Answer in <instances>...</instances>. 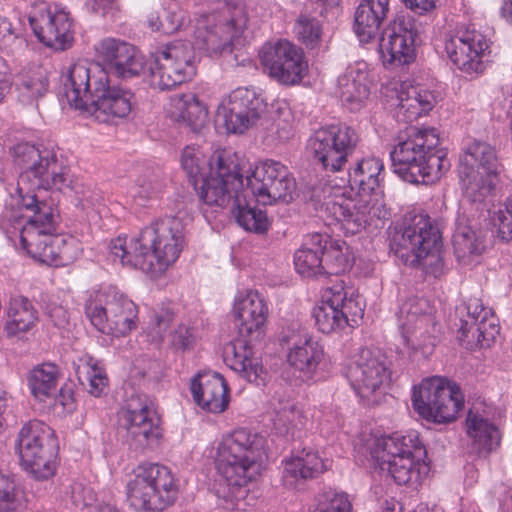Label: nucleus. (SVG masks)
Returning <instances> with one entry per match:
<instances>
[{
  "instance_id": "nucleus-40",
  "label": "nucleus",
  "mask_w": 512,
  "mask_h": 512,
  "mask_svg": "<svg viewBox=\"0 0 512 512\" xmlns=\"http://www.w3.org/2000/svg\"><path fill=\"white\" fill-rule=\"evenodd\" d=\"M338 83L341 89V99L351 105V110L358 109L370 94L367 73L360 69L349 68L344 75L339 77Z\"/></svg>"
},
{
  "instance_id": "nucleus-21",
  "label": "nucleus",
  "mask_w": 512,
  "mask_h": 512,
  "mask_svg": "<svg viewBox=\"0 0 512 512\" xmlns=\"http://www.w3.org/2000/svg\"><path fill=\"white\" fill-rule=\"evenodd\" d=\"M279 342L289 350L288 363L299 373L298 377L302 381L311 380L324 357L322 345L297 322L282 329Z\"/></svg>"
},
{
  "instance_id": "nucleus-26",
  "label": "nucleus",
  "mask_w": 512,
  "mask_h": 512,
  "mask_svg": "<svg viewBox=\"0 0 512 512\" xmlns=\"http://www.w3.org/2000/svg\"><path fill=\"white\" fill-rule=\"evenodd\" d=\"M390 362L378 349L362 348L348 369V378L362 395L379 390L391 376Z\"/></svg>"
},
{
  "instance_id": "nucleus-3",
  "label": "nucleus",
  "mask_w": 512,
  "mask_h": 512,
  "mask_svg": "<svg viewBox=\"0 0 512 512\" xmlns=\"http://www.w3.org/2000/svg\"><path fill=\"white\" fill-rule=\"evenodd\" d=\"M64 95L68 103L95 115L123 118L132 108V94L109 85V76L98 64L77 62L73 64L64 82Z\"/></svg>"
},
{
  "instance_id": "nucleus-29",
  "label": "nucleus",
  "mask_w": 512,
  "mask_h": 512,
  "mask_svg": "<svg viewBox=\"0 0 512 512\" xmlns=\"http://www.w3.org/2000/svg\"><path fill=\"white\" fill-rule=\"evenodd\" d=\"M98 57L118 77L131 78L144 68L143 58L132 44L116 38L103 39L96 49Z\"/></svg>"
},
{
  "instance_id": "nucleus-41",
  "label": "nucleus",
  "mask_w": 512,
  "mask_h": 512,
  "mask_svg": "<svg viewBox=\"0 0 512 512\" xmlns=\"http://www.w3.org/2000/svg\"><path fill=\"white\" fill-rule=\"evenodd\" d=\"M7 315L5 330L8 336L30 330L37 321V311L27 298L21 296L11 299Z\"/></svg>"
},
{
  "instance_id": "nucleus-11",
  "label": "nucleus",
  "mask_w": 512,
  "mask_h": 512,
  "mask_svg": "<svg viewBox=\"0 0 512 512\" xmlns=\"http://www.w3.org/2000/svg\"><path fill=\"white\" fill-rule=\"evenodd\" d=\"M137 307L127 296L116 291L96 293L85 304V314L101 333L122 337L136 329Z\"/></svg>"
},
{
  "instance_id": "nucleus-2",
  "label": "nucleus",
  "mask_w": 512,
  "mask_h": 512,
  "mask_svg": "<svg viewBox=\"0 0 512 512\" xmlns=\"http://www.w3.org/2000/svg\"><path fill=\"white\" fill-rule=\"evenodd\" d=\"M183 227L180 219L166 217L143 228L127 245L126 238L111 241L112 255L123 266L139 269L152 276L162 274L180 255Z\"/></svg>"
},
{
  "instance_id": "nucleus-44",
  "label": "nucleus",
  "mask_w": 512,
  "mask_h": 512,
  "mask_svg": "<svg viewBox=\"0 0 512 512\" xmlns=\"http://www.w3.org/2000/svg\"><path fill=\"white\" fill-rule=\"evenodd\" d=\"M232 213L237 223L247 231L264 234L270 227L266 212L247 205L243 194L235 197Z\"/></svg>"
},
{
  "instance_id": "nucleus-31",
  "label": "nucleus",
  "mask_w": 512,
  "mask_h": 512,
  "mask_svg": "<svg viewBox=\"0 0 512 512\" xmlns=\"http://www.w3.org/2000/svg\"><path fill=\"white\" fill-rule=\"evenodd\" d=\"M195 402L204 410L221 413L229 404V388L219 373L198 374L191 384Z\"/></svg>"
},
{
  "instance_id": "nucleus-42",
  "label": "nucleus",
  "mask_w": 512,
  "mask_h": 512,
  "mask_svg": "<svg viewBox=\"0 0 512 512\" xmlns=\"http://www.w3.org/2000/svg\"><path fill=\"white\" fill-rule=\"evenodd\" d=\"M58 368L54 364H42L29 374L28 385L34 398L46 402L58 391Z\"/></svg>"
},
{
  "instance_id": "nucleus-25",
  "label": "nucleus",
  "mask_w": 512,
  "mask_h": 512,
  "mask_svg": "<svg viewBox=\"0 0 512 512\" xmlns=\"http://www.w3.org/2000/svg\"><path fill=\"white\" fill-rule=\"evenodd\" d=\"M418 31L413 18L400 16L382 32L379 52L384 64L405 65L414 61Z\"/></svg>"
},
{
  "instance_id": "nucleus-23",
  "label": "nucleus",
  "mask_w": 512,
  "mask_h": 512,
  "mask_svg": "<svg viewBox=\"0 0 512 512\" xmlns=\"http://www.w3.org/2000/svg\"><path fill=\"white\" fill-rule=\"evenodd\" d=\"M466 310L467 317L458 330L461 345L469 350L489 348L500 333L499 319L478 298H470Z\"/></svg>"
},
{
  "instance_id": "nucleus-56",
  "label": "nucleus",
  "mask_w": 512,
  "mask_h": 512,
  "mask_svg": "<svg viewBox=\"0 0 512 512\" xmlns=\"http://www.w3.org/2000/svg\"><path fill=\"white\" fill-rule=\"evenodd\" d=\"M183 13L170 9L161 8V21L159 31L163 34H173L183 25Z\"/></svg>"
},
{
  "instance_id": "nucleus-16",
  "label": "nucleus",
  "mask_w": 512,
  "mask_h": 512,
  "mask_svg": "<svg viewBox=\"0 0 512 512\" xmlns=\"http://www.w3.org/2000/svg\"><path fill=\"white\" fill-rule=\"evenodd\" d=\"M199 196L210 206L225 207L235 197L242 195L243 175L234 156L225 153L215 156V165H211L209 175L201 180Z\"/></svg>"
},
{
  "instance_id": "nucleus-28",
  "label": "nucleus",
  "mask_w": 512,
  "mask_h": 512,
  "mask_svg": "<svg viewBox=\"0 0 512 512\" xmlns=\"http://www.w3.org/2000/svg\"><path fill=\"white\" fill-rule=\"evenodd\" d=\"M412 306L409 302L401 309V313H406V320L401 324L403 337L412 349L429 355L439 341L440 326L434 316L419 314Z\"/></svg>"
},
{
  "instance_id": "nucleus-45",
  "label": "nucleus",
  "mask_w": 512,
  "mask_h": 512,
  "mask_svg": "<svg viewBox=\"0 0 512 512\" xmlns=\"http://www.w3.org/2000/svg\"><path fill=\"white\" fill-rule=\"evenodd\" d=\"M178 120L194 132L201 131L208 122V111L195 95H184L176 104Z\"/></svg>"
},
{
  "instance_id": "nucleus-9",
  "label": "nucleus",
  "mask_w": 512,
  "mask_h": 512,
  "mask_svg": "<svg viewBox=\"0 0 512 512\" xmlns=\"http://www.w3.org/2000/svg\"><path fill=\"white\" fill-rule=\"evenodd\" d=\"M127 495L136 510L162 511L177 497V485L170 469L158 463H143L134 469Z\"/></svg>"
},
{
  "instance_id": "nucleus-17",
  "label": "nucleus",
  "mask_w": 512,
  "mask_h": 512,
  "mask_svg": "<svg viewBox=\"0 0 512 512\" xmlns=\"http://www.w3.org/2000/svg\"><path fill=\"white\" fill-rule=\"evenodd\" d=\"M314 189L311 200L315 202V208L318 205L324 209L326 214L333 218L347 234L354 235L360 232L369 224L373 218L380 219L384 217L382 213L383 204L378 199L360 198L357 201L346 199L342 195L335 198H324Z\"/></svg>"
},
{
  "instance_id": "nucleus-6",
  "label": "nucleus",
  "mask_w": 512,
  "mask_h": 512,
  "mask_svg": "<svg viewBox=\"0 0 512 512\" xmlns=\"http://www.w3.org/2000/svg\"><path fill=\"white\" fill-rule=\"evenodd\" d=\"M264 443L259 434L240 428L223 437L218 445L216 468L235 497L246 493L243 488L258 474Z\"/></svg>"
},
{
  "instance_id": "nucleus-63",
  "label": "nucleus",
  "mask_w": 512,
  "mask_h": 512,
  "mask_svg": "<svg viewBox=\"0 0 512 512\" xmlns=\"http://www.w3.org/2000/svg\"><path fill=\"white\" fill-rule=\"evenodd\" d=\"M405 6L418 14H422L432 9L435 4L434 0H402Z\"/></svg>"
},
{
  "instance_id": "nucleus-32",
  "label": "nucleus",
  "mask_w": 512,
  "mask_h": 512,
  "mask_svg": "<svg viewBox=\"0 0 512 512\" xmlns=\"http://www.w3.org/2000/svg\"><path fill=\"white\" fill-rule=\"evenodd\" d=\"M488 231L471 223L459 222L453 234V250L459 263L468 265L485 251Z\"/></svg>"
},
{
  "instance_id": "nucleus-7",
  "label": "nucleus",
  "mask_w": 512,
  "mask_h": 512,
  "mask_svg": "<svg viewBox=\"0 0 512 512\" xmlns=\"http://www.w3.org/2000/svg\"><path fill=\"white\" fill-rule=\"evenodd\" d=\"M441 234L428 216L415 215L395 227L390 249L405 265L419 267L426 274L437 275L441 270Z\"/></svg>"
},
{
  "instance_id": "nucleus-35",
  "label": "nucleus",
  "mask_w": 512,
  "mask_h": 512,
  "mask_svg": "<svg viewBox=\"0 0 512 512\" xmlns=\"http://www.w3.org/2000/svg\"><path fill=\"white\" fill-rule=\"evenodd\" d=\"M383 170V163L377 158H366L357 162L349 172V186L356 190L360 198L377 199L376 189L379 187V175Z\"/></svg>"
},
{
  "instance_id": "nucleus-8",
  "label": "nucleus",
  "mask_w": 512,
  "mask_h": 512,
  "mask_svg": "<svg viewBox=\"0 0 512 512\" xmlns=\"http://www.w3.org/2000/svg\"><path fill=\"white\" fill-rule=\"evenodd\" d=\"M502 171L495 148L489 143L474 140L460 157L459 176L465 197L473 203H482L490 196Z\"/></svg>"
},
{
  "instance_id": "nucleus-10",
  "label": "nucleus",
  "mask_w": 512,
  "mask_h": 512,
  "mask_svg": "<svg viewBox=\"0 0 512 512\" xmlns=\"http://www.w3.org/2000/svg\"><path fill=\"white\" fill-rule=\"evenodd\" d=\"M381 470H387L399 485L418 478L416 464L426 457V449L415 433L406 436L395 433L378 438L371 451Z\"/></svg>"
},
{
  "instance_id": "nucleus-54",
  "label": "nucleus",
  "mask_w": 512,
  "mask_h": 512,
  "mask_svg": "<svg viewBox=\"0 0 512 512\" xmlns=\"http://www.w3.org/2000/svg\"><path fill=\"white\" fill-rule=\"evenodd\" d=\"M298 39L308 48H314L321 36V27L315 18L301 15L295 25Z\"/></svg>"
},
{
  "instance_id": "nucleus-20",
  "label": "nucleus",
  "mask_w": 512,
  "mask_h": 512,
  "mask_svg": "<svg viewBox=\"0 0 512 512\" xmlns=\"http://www.w3.org/2000/svg\"><path fill=\"white\" fill-rule=\"evenodd\" d=\"M246 180L252 194L263 205L278 201L289 203L294 198L296 181L279 161L268 159L260 162Z\"/></svg>"
},
{
  "instance_id": "nucleus-4",
  "label": "nucleus",
  "mask_w": 512,
  "mask_h": 512,
  "mask_svg": "<svg viewBox=\"0 0 512 512\" xmlns=\"http://www.w3.org/2000/svg\"><path fill=\"white\" fill-rule=\"evenodd\" d=\"M439 138L434 129H409L390 156L394 172L411 184H433L449 169L446 153L438 149Z\"/></svg>"
},
{
  "instance_id": "nucleus-37",
  "label": "nucleus",
  "mask_w": 512,
  "mask_h": 512,
  "mask_svg": "<svg viewBox=\"0 0 512 512\" xmlns=\"http://www.w3.org/2000/svg\"><path fill=\"white\" fill-rule=\"evenodd\" d=\"M467 434L472 449L478 454H488L500 444V432L488 419L469 411L466 419Z\"/></svg>"
},
{
  "instance_id": "nucleus-43",
  "label": "nucleus",
  "mask_w": 512,
  "mask_h": 512,
  "mask_svg": "<svg viewBox=\"0 0 512 512\" xmlns=\"http://www.w3.org/2000/svg\"><path fill=\"white\" fill-rule=\"evenodd\" d=\"M75 371L79 382L87 388L88 392L95 396H101L108 385L105 371L90 356L79 358L75 364Z\"/></svg>"
},
{
  "instance_id": "nucleus-15",
  "label": "nucleus",
  "mask_w": 512,
  "mask_h": 512,
  "mask_svg": "<svg viewBox=\"0 0 512 512\" xmlns=\"http://www.w3.org/2000/svg\"><path fill=\"white\" fill-rule=\"evenodd\" d=\"M59 213L55 205H43L38 215L22 231V248L34 259L49 266L62 264L59 243L54 237Z\"/></svg>"
},
{
  "instance_id": "nucleus-14",
  "label": "nucleus",
  "mask_w": 512,
  "mask_h": 512,
  "mask_svg": "<svg viewBox=\"0 0 512 512\" xmlns=\"http://www.w3.org/2000/svg\"><path fill=\"white\" fill-rule=\"evenodd\" d=\"M359 143L357 132L346 125H327L309 138L307 150L315 164L326 172H338Z\"/></svg>"
},
{
  "instance_id": "nucleus-36",
  "label": "nucleus",
  "mask_w": 512,
  "mask_h": 512,
  "mask_svg": "<svg viewBox=\"0 0 512 512\" xmlns=\"http://www.w3.org/2000/svg\"><path fill=\"white\" fill-rule=\"evenodd\" d=\"M398 100L396 115L405 122H411L428 113L436 102L432 92L414 86L402 89Z\"/></svg>"
},
{
  "instance_id": "nucleus-53",
  "label": "nucleus",
  "mask_w": 512,
  "mask_h": 512,
  "mask_svg": "<svg viewBox=\"0 0 512 512\" xmlns=\"http://www.w3.org/2000/svg\"><path fill=\"white\" fill-rule=\"evenodd\" d=\"M351 510L352 504L346 493L329 490L318 495L313 512H351Z\"/></svg>"
},
{
  "instance_id": "nucleus-1",
  "label": "nucleus",
  "mask_w": 512,
  "mask_h": 512,
  "mask_svg": "<svg viewBox=\"0 0 512 512\" xmlns=\"http://www.w3.org/2000/svg\"><path fill=\"white\" fill-rule=\"evenodd\" d=\"M13 154L15 165L22 170L17 188L20 204L32 215L26 218L19 211L8 210L3 214L0 226L10 239L18 235L22 244V231L42 206L55 205L41 193L49 189L60 191L65 186L66 177L55 153L49 149L40 150L32 144L20 143L13 148Z\"/></svg>"
},
{
  "instance_id": "nucleus-61",
  "label": "nucleus",
  "mask_w": 512,
  "mask_h": 512,
  "mask_svg": "<svg viewBox=\"0 0 512 512\" xmlns=\"http://www.w3.org/2000/svg\"><path fill=\"white\" fill-rule=\"evenodd\" d=\"M18 38V31L5 17L0 16V47L7 46Z\"/></svg>"
},
{
  "instance_id": "nucleus-64",
  "label": "nucleus",
  "mask_w": 512,
  "mask_h": 512,
  "mask_svg": "<svg viewBox=\"0 0 512 512\" xmlns=\"http://www.w3.org/2000/svg\"><path fill=\"white\" fill-rule=\"evenodd\" d=\"M49 317L53 320L54 324L58 327L64 326L67 322V312L61 306H53L48 310Z\"/></svg>"
},
{
  "instance_id": "nucleus-48",
  "label": "nucleus",
  "mask_w": 512,
  "mask_h": 512,
  "mask_svg": "<svg viewBox=\"0 0 512 512\" xmlns=\"http://www.w3.org/2000/svg\"><path fill=\"white\" fill-rule=\"evenodd\" d=\"M181 164L196 190L198 189V182L206 176L205 170L207 166L211 167L212 165L209 163V159L204 153L198 147L194 146L184 148L181 156Z\"/></svg>"
},
{
  "instance_id": "nucleus-22",
  "label": "nucleus",
  "mask_w": 512,
  "mask_h": 512,
  "mask_svg": "<svg viewBox=\"0 0 512 512\" xmlns=\"http://www.w3.org/2000/svg\"><path fill=\"white\" fill-rule=\"evenodd\" d=\"M264 110L265 104L255 91L237 88L219 105L216 122L223 124L228 133H243L256 123Z\"/></svg>"
},
{
  "instance_id": "nucleus-38",
  "label": "nucleus",
  "mask_w": 512,
  "mask_h": 512,
  "mask_svg": "<svg viewBox=\"0 0 512 512\" xmlns=\"http://www.w3.org/2000/svg\"><path fill=\"white\" fill-rule=\"evenodd\" d=\"M30 454L17 450L21 465L37 480H46L55 473V453L49 442L30 447Z\"/></svg>"
},
{
  "instance_id": "nucleus-33",
  "label": "nucleus",
  "mask_w": 512,
  "mask_h": 512,
  "mask_svg": "<svg viewBox=\"0 0 512 512\" xmlns=\"http://www.w3.org/2000/svg\"><path fill=\"white\" fill-rule=\"evenodd\" d=\"M389 11V0H363L356 9L354 28L361 42L376 36Z\"/></svg>"
},
{
  "instance_id": "nucleus-55",
  "label": "nucleus",
  "mask_w": 512,
  "mask_h": 512,
  "mask_svg": "<svg viewBox=\"0 0 512 512\" xmlns=\"http://www.w3.org/2000/svg\"><path fill=\"white\" fill-rule=\"evenodd\" d=\"M494 225L497 226L498 236L502 240L512 239V196L506 201L505 211H499L494 219Z\"/></svg>"
},
{
  "instance_id": "nucleus-60",
  "label": "nucleus",
  "mask_w": 512,
  "mask_h": 512,
  "mask_svg": "<svg viewBox=\"0 0 512 512\" xmlns=\"http://www.w3.org/2000/svg\"><path fill=\"white\" fill-rule=\"evenodd\" d=\"M195 342V338L190 329L185 326H179L171 335V344L176 350H190Z\"/></svg>"
},
{
  "instance_id": "nucleus-39",
  "label": "nucleus",
  "mask_w": 512,
  "mask_h": 512,
  "mask_svg": "<svg viewBox=\"0 0 512 512\" xmlns=\"http://www.w3.org/2000/svg\"><path fill=\"white\" fill-rule=\"evenodd\" d=\"M330 243L328 236L322 234H312L310 242L305 243L298 249L294 256L296 271L306 277L322 275L321 252L322 243Z\"/></svg>"
},
{
  "instance_id": "nucleus-34",
  "label": "nucleus",
  "mask_w": 512,
  "mask_h": 512,
  "mask_svg": "<svg viewBox=\"0 0 512 512\" xmlns=\"http://www.w3.org/2000/svg\"><path fill=\"white\" fill-rule=\"evenodd\" d=\"M324 469V463L317 452L303 449L300 454L285 462L283 483L289 488H296L302 481L323 473Z\"/></svg>"
},
{
  "instance_id": "nucleus-13",
  "label": "nucleus",
  "mask_w": 512,
  "mask_h": 512,
  "mask_svg": "<svg viewBox=\"0 0 512 512\" xmlns=\"http://www.w3.org/2000/svg\"><path fill=\"white\" fill-rule=\"evenodd\" d=\"M196 57L188 41H174L152 54L149 64L150 84L171 90L196 75Z\"/></svg>"
},
{
  "instance_id": "nucleus-47",
  "label": "nucleus",
  "mask_w": 512,
  "mask_h": 512,
  "mask_svg": "<svg viewBox=\"0 0 512 512\" xmlns=\"http://www.w3.org/2000/svg\"><path fill=\"white\" fill-rule=\"evenodd\" d=\"M48 77L44 69L38 67L20 76L18 88L23 101L35 102L38 107L39 98L48 92Z\"/></svg>"
},
{
  "instance_id": "nucleus-50",
  "label": "nucleus",
  "mask_w": 512,
  "mask_h": 512,
  "mask_svg": "<svg viewBox=\"0 0 512 512\" xmlns=\"http://www.w3.org/2000/svg\"><path fill=\"white\" fill-rule=\"evenodd\" d=\"M49 436L50 428L47 425L39 420H31L21 428L18 434L16 450H24L26 455H28L30 454L28 449L31 446L34 447L49 442Z\"/></svg>"
},
{
  "instance_id": "nucleus-30",
  "label": "nucleus",
  "mask_w": 512,
  "mask_h": 512,
  "mask_svg": "<svg viewBox=\"0 0 512 512\" xmlns=\"http://www.w3.org/2000/svg\"><path fill=\"white\" fill-rule=\"evenodd\" d=\"M35 36L46 46L65 49L73 39L72 20L64 11L42 9L29 16Z\"/></svg>"
},
{
  "instance_id": "nucleus-49",
  "label": "nucleus",
  "mask_w": 512,
  "mask_h": 512,
  "mask_svg": "<svg viewBox=\"0 0 512 512\" xmlns=\"http://www.w3.org/2000/svg\"><path fill=\"white\" fill-rule=\"evenodd\" d=\"M330 292L332 296L340 298V303L337 308L339 310L340 317L346 322L345 328L348 326L354 327L358 325L364 315V309L362 307L360 297H354L352 295L347 297V293L343 288L338 286L330 288Z\"/></svg>"
},
{
  "instance_id": "nucleus-52",
  "label": "nucleus",
  "mask_w": 512,
  "mask_h": 512,
  "mask_svg": "<svg viewBox=\"0 0 512 512\" xmlns=\"http://www.w3.org/2000/svg\"><path fill=\"white\" fill-rule=\"evenodd\" d=\"M322 250V275H338L349 269V259L338 245L330 244L328 247L323 242Z\"/></svg>"
},
{
  "instance_id": "nucleus-46",
  "label": "nucleus",
  "mask_w": 512,
  "mask_h": 512,
  "mask_svg": "<svg viewBox=\"0 0 512 512\" xmlns=\"http://www.w3.org/2000/svg\"><path fill=\"white\" fill-rule=\"evenodd\" d=\"M340 298L330 296L320 305L314 308L313 317L315 324L322 333H332L345 328V321L340 317L338 306Z\"/></svg>"
},
{
  "instance_id": "nucleus-51",
  "label": "nucleus",
  "mask_w": 512,
  "mask_h": 512,
  "mask_svg": "<svg viewBox=\"0 0 512 512\" xmlns=\"http://www.w3.org/2000/svg\"><path fill=\"white\" fill-rule=\"evenodd\" d=\"M272 405L276 429L280 433L293 435V429L301 422V414L295 403L288 399H278Z\"/></svg>"
},
{
  "instance_id": "nucleus-12",
  "label": "nucleus",
  "mask_w": 512,
  "mask_h": 512,
  "mask_svg": "<svg viewBox=\"0 0 512 512\" xmlns=\"http://www.w3.org/2000/svg\"><path fill=\"white\" fill-rule=\"evenodd\" d=\"M414 410L427 421L449 423L456 419L463 408L464 398L460 388L446 378L431 377L414 387Z\"/></svg>"
},
{
  "instance_id": "nucleus-5",
  "label": "nucleus",
  "mask_w": 512,
  "mask_h": 512,
  "mask_svg": "<svg viewBox=\"0 0 512 512\" xmlns=\"http://www.w3.org/2000/svg\"><path fill=\"white\" fill-rule=\"evenodd\" d=\"M234 312L239 337L226 347V361L247 381L257 382L262 367L253 357L252 346L263 336L268 309L260 294L250 291L235 303Z\"/></svg>"
},
{
  "instance_id": "nucleus-62",
  "label": "nucleus",
  "mask_w": 512,
  "mask_h": 512,
  "mask_svg": "<svg viewBox=\"0 0 512 512\" xmlns=\"http://www.w3.org/2000/svg\"><path fill=\"white\" fill-rule=\"evenodd\" d=\"M51 399L54 400L55 405L59 404L62 406L63 409H70L74 402L72 391L70 389L65 388L59 389V393H55Z\"/></svg>"
},
{
  "instance_id": "nucleus-57",
  "label": "nucleus",
  "mask_w": 512,
  "mask_h": 512,
  "mask_svg": "<svg viewBox=\"0 0 512 512\" xmlns=\"http://www.w3.org/2000/svg\"><path fill=\"white\" fill-rule=\"evenodd\" d=\"M13 490V481L0 475V512H14L16 510L17 503Z\"/></svg>"
},
{
  "instance_id": "nucleus-24",
  "label": "nucleus",
  "mask_w": 512,
  "mask_h": 512,
  "mask_svg": "<svg viewBox=\"0 0 512 512\" xmlns=\"http://www.w3.org/2000/svg\"><path fill=\"white\" fill-rule=\"evenodd\" d=\"M260 60L269 76L284 85L299 83L307 69L302 50L288 41L264 45Z\"/></svg>"
},
{
  "instance_id": "nucleus-58",
  "label": "nucleus",
  "mask_w": 512,
  "mask_h": 512,
  "mask_svg": "<svg viewBox=\"0 0 512 512\" xmlns=\"http://www.w3.org/2000/svg\"><path fill=\"white\" fill-rule=\"evenodd\" d=\"M163 189V183L157 176H151L149 178H143L139 181L135 197L146 201L149 199L156 198Z\"/></svg>"
},
{
  "instance_id": "nucleus-59",
  "label": "nucleus",
  "mask_w": 512,
  "mask_h": 512,
  "mask_svg": "<svg viewBox=\"0 0 512 512\" xmlns=\"http://www.w3.org/2000/svg\"><path fill=\"white\" fill-rule=\"evenodd\" d=\"M170 317L168 315H154L150 325L147 328V335L152 343H160L164 334L170 325Z\"/></svg>"
},
{
  "instance_id": "nucleus-27",
  "label": "nucleus",
  "mask_w": 512,
  "mask_h": 512,
  "mask_svg": "<svg viewBox=\"0 0 512 512\" xmlns=\"http://www.w3.org/2000/svg\"><path fill=\"white\" fill-rule=\"evenodd\" d=\"M489 44L480 32L475 30L458 31L445 40V51L451 62L462 72L472 75L484 71L482 60Z\"/></svg>"
},
{
  "instance_id": "nucleus-19",
  "label": "nucleus",
  "mask_w": 512,
  "mask_h": 512,
  "mask_svg": "<svg viewBox=\"0 0 512 512\" xmlns=\"http://www.w3.org/2000/svg\"><path fill=\"white\" fill-rule=\"evenodd\" d=\"M129 448L141 452L158 444L160 429L155 411L145 395H132L120 416Z\"/></svg>"
},
{
  "instance_id": "nucleus-18",
  "label": "nucleus",
  "mask_w": 512,
  "mask_h": 512,
  "mask_svg": "<svg viewBox=\"0 0 512 512\" xmlns=\"http://www.w3.org/2000/svg\"><path fill=\"white\" fill-rule=\"evenodd\" d=\"M246 24L243 7H227L218 15L209 17L206 25L197 28L195 44L210 56L231 53L234 37Z\"/></svg>"
}]
</instances>
